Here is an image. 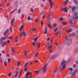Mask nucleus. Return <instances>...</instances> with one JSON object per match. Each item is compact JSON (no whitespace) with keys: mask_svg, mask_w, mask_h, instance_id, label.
Here are the masks:
<instances>
[{"mask_svg":"<svg viewBox=\"0 0 78 78\" xmlns=\"http://www.w3.org/2000/svg\"><path fill=\"white\" fill-rule=\"evenodd\" d=\"M31 12H32V13H34V10H31Z\"/></svg>","mask_w":78,"mask_h":78,"instance_id":"46","label":"nucleus"},{"mask_svg":"<svg viewBox=\"0 0 78 78\" xmlns=\"http://www.w3.org/2000/svg\"><path fill=\"white\" fill-rule=\"evenodd\" d=\"M61 33V31L59 30L55 33V34L58 35V34H60Z\"/></svg>","mask_w":78,"mask_h":78,"instance_id":"8","label":"nucleus"},{"mask_svg":"<svg viewBox=\"0 0 78 78\" xmlns=\"http://www.w3.org/2000/svg\"><path fill=\"white\" fill-rule=\"evenodd\" d=\"M24 14H23L21 15L22 18H23V17H24Z\"/></svg>","mask_w":78,"mask_h":78,"instance_id":"53","label":"nucleus"},{"mask_svg":"<svg viewBox=\"0 0 78 78\" xmlns=\"http://www.w3.org/2000/svg\"><path fill=\"white\" fill-rule=\"evenodd\" d=\"M67 63L66 61L65 60H63L62 62L61 63V65L62 66V67L61 70H64L66 69V64Z\"/></svg>","mask_w":78,"mask_h":78,"instance_id":"1","label":"nucleus"},{"mask_svg":"<svg viewBox=\"0 0 78 78\" xmlns=\"http://www.w3.org/2000/svg\"><path fill=\"white\" fill-rule=\"evenodd\" d=\"M76 35V34L74 33H72L71 34V36H75Z\"/></svg>","mask_w":78,"mask_h":78,"instance_id":"28","label":"nucleus"},{"mask_svg":"<svg viewBox=\"0 0 78 78\" xmlns=\"http://www.w3.org/2000/svg\"><path fill=\"white\" fill-rule=\"evenodd\" d=\"M38 39V37H37L34 38V41H35V42H36V41H37V40Z\"/></svg>","mask_w":78,"mask_h":78,"instance_id":"21","label":"nucleus"},{"mask_svg":"<svg viewBox=\"0 0 78 78\" xmlns=\"http://www.w3.org/2000/svg\"><path fill=\"white\" fill-rule=\"evenodd\" d=\"M28 69H27V68H24V71L25 72H27V70Z\"/></svg>","mask_w":78,"mask_h":78,"instance_id":"42","label":"nucleus"},{"mask_svg":"<svg viewBox=\"0 0 78 78\" xmlns=\"http://www.w3.org/2000/svg\"><path fill=\"white\" fill-rule=\"evenodd\" d=\"M15 41L16 42H18V39L17 38V37H16Z\"/></svg>","mask_w":78,"mask_h":78,"instance_id":"30","label":"nucleus"},{"mask_svg":"<svg viewBox=\"0 0 78 78\" xmlns=\"http://www.w3.org/2000/svg\"><path fill=\"white\" fill-rule=\"evenodd\" d=\"M48 26L50 29H51V26L50 24H48Z\"/></svg>","mask_w":78,"mask_h":78,"instance_id":"25","label":"nucleus"},{"mask_svg":"<svg viewBox=\"0 0 78 78\" xmlns=\"http://www.w3.org/2000/svg\"><path fill=\"white\" fill-rule=\"evenodd\" d=\"M44 34H47V28H46L45 29V30L44 31Z\"/></svg>","mask_w":78,"mask_h":78,"instance_id":"18","label":"nucleus"},{"mask_svg":"<svg viewBox=\"0 0 78 78\" xmlns=\"http://www.w3.org/2000/svg\"><path fill=\"white\" fill-rule=\"evenodd\" d=\"M38 55H39V53H36L34 55V58H36V57H37V56H38Z\"/></svg>","mask_w":78,"mask_h":78,"instance_id":"19","label":"nucleus"},{"mask_svg":"<svg viewBox=\"0 0 78 78\" xmlns=\"http://www.w3.org/2000/svg\"><path fill=\"white\" fill-rule=\"evenodd\" d=\"M11 59L10 58H9L8 59V62H9V61H11Z\"/></svg>","mask_w":78,"mask_h":78,"instance_id":"60","label":"nucleus"},{"mask_svg":"<svg viewBox=\"0 0 78 78\" xmlns=\"http://www.w3.org/2000/svg\"><path fill=\"white\" fill-rule=\"evenodd\" d=\"M24 53L25 55V56H26V57H27L28 55V53H27V52L26 50H25L24 51Z\"/></svg>","mask_w":78,"mask_h":78,"instance_id":"14","label":"nucleus"},{"mask_svg":"<svg viewBox=\"0 0 78 78\" xmlns=\"http://www.w3.org/2000/svg\"><path fill=\"white\" fill-rule=\"evenodd\" d=\"M57 30H58V28H56L55 30V31L56 32V31H57Z\"/></svg>","mask_w":78,"mask_h":78,"instance_id":"61","label":"nucleus"},{"mask_svg":"<svg viewBox=\"0 0 78 78\" xmlns=\"http://www.w3.org/2000/svg\"><path fill=\"white\" fill-rule=\"evenodd\" d=\"M20 12H21V9H20L18 10V14H20Z\"/></svg>","mask_w":78,"mask_h":78,"instance_id":"23","label":"nucleus"},{"mask_svg":"<svg viewBox=\"0 0 78 78\" xmlns=\"http://www.w3.org/2000/svg\"><path fill=\"white\" fill-rule=\"evenodd\" d=\"M74 1L75 4H77L78 3V2L76 1V0H74Z\"/></svg>","mask_w":78,"mask_h":78,"instance_id":"39","label":"nucleus"},{"mask_svg":"<svg viewBox=\"0 0 78 78\" xmlns=\"http://www.w3.org/2000/svg\"><path fill=\"white\" fill-rule=\"evenodd\" d=\"M62 25H63V26L66 25V23L65 22L63 23L62 24Z\"/></svg>","mask_w":78,"mask_h":78,"instance_id":"41","label":"nucleus"},{"mask_svg":"<svg viewBox=\"0 0 78 78\" xmlns=\"http://www.w3.org/2000/svg\"><path fill=\"white\" fill-rule=\"evenodd\" d=\"M53 3H52L51 4H50V8H53Z\"/></svg>","mask_w":78,"mask_h":78,"instance_id":"22","label":"nucleus"},{"mask_svg":"<svg viewBox=\"0 0 78 78\" xmlns=\"http://www.w3.org/2000/svg\"><path fill=\"white\" fill-rule=\"evenodd\" d=\"M9 32V29H7L6 31H5V32L4 33V34L5 36L7 34H8V33Z\"/></svg>","mask_w":78,"mask_h":78,"instance_id":"9","label":"nucleus"},{"mask_svg":"<svg viewBox=\"0 0 78 78\" xmlns=\"http://www.w3.org/2000/svg\"><path fill=\"white\" fill-rule=\"evenodd\" d=\"M69 70L70 72H72V71H73V68H69Z\"/></svg>","mask_w":78,"mask_h":78,"instance_id":"36","label":"nucleus"},{"mask_svg":"<svg viewBox=\"0 0 78 78\" xmlns=\"http://www.w3.org/2000/svg\"><path fill=\"white\" fill-rule=\"evenodd\" d=\"M20 36H21V37H23V34L22 33H21L20 34Z\"/></svg>","mask_w":78,"mask_h":78,"instance_id":"52","label":"nucleus"},{"mask_svg":"<svg viewBox=\"0 0 78 78\" xmlns=\"http://www.w3.org/2000/svg\"><path fill=\"white\" fill-rule=\"evenodd\" d=\"M31 30L32 31H34L36 30V29L34 28H31Z\"/></svg>","mask_w":78,"mask_h":78,"instance_id":"17","label":"nucleus"},{"mask_svg":"<svg viewBox=\"0 0 78 78\" xmlns=\"http://www.w3.org/2000/svg\"><path fill=\"white\" fill-rule=\"evenodd\" d=\"M4 65H5V66H7V62L6 61L5 62H4Z\"/></svg>","mask_w":78,"mask_h":78,"instance_id":"32","label":"nucleus"},{"mask_svg":"<svg viewBox=\"0 0 78 78\" xmlns=\"http://www.w3.org/2000/svg\"><path fill=\"white\" fill-rule=\"evenodd\" d=\"M36 44V43L34 42H33L32 43V45H33V47H34V45Z\"/></svg>","mask_w":78,"mask_h":78,"instance_id":"34","label":"nucleus"},{"mask_svg":"<svg viewBox=\"0 0 78 78\" xmlns=\"http://www.w3.org/2000/svg\"><path fill=\"white\" fill-rule=\"evenodd\" d=\"M10 30L11 32H12V27L11 26L10 27Z\"/></svg>","mask_w":78,"mask_h":78,"instance_id":"56","label":"nucleus"},{"mask_svg":"<svg viewBox=\"0 0 78 78\" xmlns=\"http://www.w3.org/2000/svg\"><path fill=\"white\" fill-rule=\"evenodd\" d=\"M14 22H15V19H14V18H13V19H12L11 20V25H13V24H14Z\"/></svg>","mask_w":78,"mask_h":78,"instance_id":"7","label":"nucleus"},{"mask_svg":"<svg viewBox=\"0 0 78 78\" xmlns=\"http://www.w3.org/2000/svg\"><path fill=\"white\" fill-rule=\"evenodd\" d=\"M72 31V29H68L67 31V32L68 33H70V32H71Z\"/></svg>","mask_w":78,"mask_h":78,"instance_id":"13","label":"nucleus"},{"mask_svg":"<svg viewBox=\"0 0 78 78\" xmlns=\"http://www.w3.org/2000/svg\"><path fill=\"white\" fill-rule=\"evenodd\" d=\"M57 57V55L56 54L51 55L50 56V59H55Z\"/></svg>","mask_w":78,"mask_h":78,"instance_id":"4","label":"nucleus"},{"mask_svg":"<svg viewBox=\"0 0 78 78\" xmlns=\"http://www.w3.org/2000/svg\"><path fill=\"white\" fill-rule=\"evenodd\" d=\"M21 73H22V72H21V71H20V73H19V74L18 76V77H19V76H20V75H21Z\"/></svg>","mask_w":78,"mask_h":78,"instance_id":"38","label":"nucleus"},{"mask_svg":"<svg viewBox=\"0 0 78 78\" xmlns=\"http://www.w3.org/2000/svg\"><path fill=\"white\" fill-rule=\"evenodd\" d=\"M78 71V69H76L75 70V71L72 73V75H75L76 72Z\"/></svg>","mask_w":78,"mask_h":78,"instance_id":"11","label":"nucleus"},{"mask_svg":"<svg viewBox=\"0 0 78 78\" xmlns=\"http://www.w3.org/2000/svg\"><path fill=\"white\" fill-rule=\"evenodd\" d=\"M35 73H36V75H38L39 72H38V71L37 70L35 71Z\"/></svg>","mask_w":78,"mask_h":78,"instance_id":"37","label":"nucleus"},{"mask_svg":"<svg viewBox=\"0 0 78 78\" xmlns=\"http://www.w3.org/2000/svg\"><path fill=\"white\" fill-rule=\"evenodd\" d=\"M11 50L12 51L13 53H14V48H13V47H12L11 48Z\"/></svg>","mask_w":78,"mask_h":78,"instance_id":"27","label":"nucleus"},{"mask_svg":"<svg viewBox=\"0 0 78 78\" xmlns=\"http://www.w3.org/2000/svg\"><path fill=\"white\" fill-rule=\"evenodd\" d=\"M23 35H24V36H26V34L25 32H23Z\"/></svg>","mask_w":78,"mask_h":78,"instance_id":"33","label":"nucleus"},{"mask_svg":"<svg viewBox=\"0 0 78 78\" xmlns=\"http://www.w3.org/2000/svg\"><path fill=\"white\" fill-rule=\"evenodd\" d=\"M51 47H52V46H51V45H50L48 47V49L49 50V49H50Z\"/></svg>","mask_w":78,"mask_h":78,"instance_id":"29","label":"nucleus"},{"mask_svg":"<svg viewBox=\"0 0 78 78\" xmlns=\"http://www.w3.org/2000/svg\"><path fill=\"white\" fill-rule=\"evenodd\" d=\"M34 62H38V61L37 60H35Z\"/></svg>","mask_w":78,"mask_h":78,"instance_id":"62","label":"nucleus"},{"mask_svg":"<svg viewBox=\"0 0 78 78\" xmlns=\"http://www.w3.org/2000/svg\"><path fill=\"white\" fill-rule=\"evenodd\" d=\"M69 7L70 9H72V6H71V5H69Z\"/></svg>","mask_w":78,"mask_h":78,"instance_id":"57","label":"nucleus"},{"mask_svg":"<svg viewBox=\"0 0 78 78\" xmlns=\"http://www.w3.org/2000/svg\"><path fill=\"white\" fill-rule=\"evenodd\" d=\"M48 66V64H46L42 68V70H43V72H46V70H47V66Z\"/></svg>","mask_w":78,"mask_h":78,"instance_id":"3","label":"nucleus"},{"mask_svg":"<svg viewBox=\"0 0 78 78\" xmlns=\"http://www.w3.org/2000/svg\"><path fill=\"white\" fill-rule=\"evenodd\" d=\"M61 9L62 10V11H64L65 12H66V13L67 12V9L66 7H63L62 8H61Z\"/></svg>","mask_w":78,"mask_h":78,"instance_id":"6","label":"nucleus"},{"mask_svg":"<svg viewBox=\"0 0 78 78\" xmlns=\"http://www.w3.org/2000/svg\"><path fill=\"white\" fill-rule=\"evenodd\" d=\"M48 1L49 2L50 4H51V0H48Z\"/></svg>","mask_w":78,"mask_h":78,"instance_id":"51","label":"nucleus"},{"mask_svg":"<svg viewBox=\"0 0 78 78\" xmlns=\"http://www.w3.org/2000/svg\"><path fill=\"white\" fill-rule=\"evenodd\" d=\"M19 71L17 72L16 73V74L15 75V76H14L15 78H16V76H17V75H18V74H19Z\"/></svg>","mask_w":78,"mask_h":78,"instance_id":"20","label":"nucleus"},{"mask_svg":"<svg viewBox=\"0 0 78 78\" xmlns=\"http://www.w3.org/2000/svg\"><path fill=\"white\" fill-rule=\"evenodd\" d=\"M37 21H38V19H36L35 20V22H37Z\"/></svg>","mask_w":78,"mask_h":78,"instance_id":"64","label":"nucleus"},{"mask_svg":"<svg viewBox=\"0 0 78 78\" xmlns=\"http://www.w3.org/2000/svg\"><path fill=\"white\" fill-rule=\"evenodd\" d=\"M49 51L50 52V53H52L53 52V51L51 49H50L49 50Z\"/></svg>","mask_w":78,"mask_h":78,"instance_id":"55","label":"nucleus"},{"mask_svg":"<svg viewBox=\"0 0 78 78\" xmlns=\"http://www.w3.org/2000/svg\"><path fill=\"white\" fill-rule=\"evenodd\" d=\"M69 0H65V3L66 5H67V3L69 2Z\"/></svg>","mask_w":78,"mask_h":78,"instance_id":"24","label":"nucleus"},{"mask_svg":"<svg viewBox=\"0 0 78 78\" xmlns=\"http://www.w3.org/2000/svg\"><path fill=\"white\" fill-rule=\"evenodd\" d=\"M20 62H18L17 63L18 67H19V66H20Z\"/></svg>","mask_w":78,"mask_h":78,"instance_id":"43","label":"nucleus"},{"mask_svg":"<svg viewBox=\"0 0 78 78\" xmlns=\"http://www.w3.org/2000/svg\"><path fill=\"white\" fill-rule=\"evenodd\" d=\"M28 20H31V18L30 17V16H28Z\"/></svg>","mask_w":78,"mask_h":78,"instance_id":"45","label":"nucleus"},{"mask_svg":"<svg viewBox=\"0 0 78 78\" xmlns=\"http://www.w3.org/2000/svg\"><path fill=\"white\" fill-rule=\"evenodd\" d=\"M53 39H51L50 40V42L51 43V44H53V43H52V42H53Z\"/></svg>","mask_w":78,"mask_h":78,"instance_id":"44","label":"nucleus"},{"mask_svg":"<svg viewBox=\"0 0 78 78\" xmlns=\"http://www.w3.org/2000/svg\"><path fill=\"white\" fill-rule=\"evenodd\" d=\"M75 9H76V7H73L72 8V10H73V11H75Z\"/></svg>","mask_w":78,"mask_h":78,"instance_id":"31","label":"nucleus"},{"mask_svg":"<svg viewBox=\"0 0 78 78\" xmlns=\"http://www.w3.org/2000/svg\"><path fill=\"white\" fill-rule=\"evenodd\" d=\"M37 48H39V47H40V44H38L37 45Z\"/></svg>","mask_w":78,"mask_h":78,"instance_id":"49","label":"nucleus"},{"mask_svg":"<svg viewBox=\"0 0 78 78\" xmlns=\"http://www.w3.org/2000/svg\"><path fill=\"white\" fill-rule=\"evenodd\" d=\"M41 26H43V22L42 21L41 22Z\"/></svg>","mask_w":78,"mask_h":78,"instance_id":"48","label":"nucleus"},{"mask_svg":"<svg viewBox=\"0 0 78 78\" xmlns=\"http://www.w3.org/2000/svg\"><path fill=\"white\" fill-rule=\"evenodd\" d=\"M28 62H27L24 65V67L25 68H27V65H28Z\"/></svg>","mask_w":78,"mask_h":78,"instance_id":"26","label":"nucleus"},{"mask_svg":"<svg viewBox=\"0 0 78 78\" xmlns=\"http://www.w3.org/2000/svg\"><path fill=\"white\" fill-rule=\"evenodd\" d=\"M6 41H5L2 44V47H4L5 45H6Z\"/></svg>","mask_w":78,"mask_h":78,"instance_id":"15","label":"nucleus"},{"mask_svg":"<svg viewBox=\"0 0 78 78\" xmlns=\"http://www.w3.org/2000/svg\"><path fill=\"white\" fill-rule=\"evenodd\" d=\"M28 74H30V75H31V73L29 71H28L26 73V76H28Z\"/></svg>","mask_w":78,"mask_h":78,"instance_id":"12","label":"nucleus"},{"mask_svg":"<svg viewBox=\"0 0 78 78\" xmlns=\"http://www.w3.org/2000/svg\"><path fill=\"white\" fill-rule=\"evenodd\" d=\"M69 22L70 23L71 25H73V21L72 20H69Z\"/></svg>","mask_w":78,"mask_h":78,"instance_id":"16","label":"nucleus"},{"mask_svg":"<svg viewBox=\"0 0 78 78\" xmlns=\"http://www.w3.org/2000/svg\"><path fill=\"white\" fill-rule=\"evenodd\" d=\"M77 12H76L74 13V17L73 16L72 17V20H74V19H78V16L77 15Z\"/></svg>","mask_w":78,"mask_h":78,"instance_id":"2","label":"nucleus"},{"mask_svg":"<svg viewBox=\"0 0 78 78\" xmlns=\"http://www.w3.org/2000/svg\"><path fill=\"white\" fill-rule=\"evenodd\" d=\"M6 56H7V57H9V54H7L6 55Z\"/></svg>","mask_w":78,"mask_h":78,"instance_id":"63","label":"nucleus"},{"mask_svg":"<svg viewBox=\"0 0 78 78\" xmlns=\"http://www.w3.org/2000/svg\"><path fill=\"white\" fill-rule=\"evenodd\" d=\"M24 28V25L23 24L20 27V31H21L22 30H23V29Z\"/></svg>","mask_w":78,"mask_h":78,"instance_id":"10","label":"nucleus"},{"mask_svg":"<svg viewBox=\"0 0 78 78\" xmlns=\"http://www.w3.org/2000/svg\"><path fill=\"white\" fill-rule=\"evenodd\" d=\"M69 39V37H68V36H66L65 38V40H67Z\"/></svg>","mask_w":78,"mask_h":78,"instance_id":"35","label":"nucleus"},{"mask_svg":"<svg viewBox=\"0 0 78 78\" xmlns=\"http://www.w3.org/2000/svg\"><path fill=\"white\" fill-rule=\"evenodd\" d=\"M12 37V36H10L9 37V38L8 39H11Z\"/></svg>","mask_w":78,"mask_h":78,"instance_id":"59","label":"nucleus"},{"mask_svg":"<svg viewBox=\"0 0 78 78\" xmlns=\"http://www.w3.org/2000/svg\"><path fill=\"white\" fill-rule=\"evenodd\" d=\"M60 20H63V18L61 17L59 19Z\"/></svg>","mask_w":78,"mask_h":78,"instance_id":"50","label":"nucleus"},{"mask_svg":"<svg viewBox=\"0 0 78 78\" xmlns=\"http://www.w3.org/2000/svg\"><path fill=\"white\" fill-rule=\"evenodd\" d=\"M6 39L5 37H3L1 39V41H2V40H4V39Z\"/></svg>","mask_w":78,"mask_h":78,"instance_id":"47","label":"nucleus"},{"mask_svg":"<svg viewBox=\"0 0 78 78\" xmlns=\"http://www.w3.org/2000/svg\"><path fill=\"white\" fill-rule=\"evenodd\" d=\"M72 39H70L67 42V45H70L72 44Z\"/></svg>","mask_w":78,"mask_h":78,"instance_id":"5","label":"nucleus"},{"mask_svg":"<svg viewBox=\"0 0 78 78\" xmlns=\"http://www.w3.org/2000/svg\"><path fill=\"white\" fill-rule=\"evenodd\" d=\"M76 64H74L73 65V68H76Z\"/></svg>","mask_w":78,"mask_h":78,"instance_id":"40","label":"nucleus"},{"mask_svg":"<svg viewBox=\"0 0 78 78\" xmlns=\"http://www.w3.org/2000/svg\"><path fill=\"white\" fill-rule=\"evenodd\" d=\"M44 11H42L41 13V14H44Z\"/></svg>","mask_w":78,"mask_h":78,"instance_id":"58","label":"nucleus"},{"mask_svg":"<svg viewBox=\"0 0 78 78\" xmlns=\"http://www.w3.org/2000/svg\"><path fill=\"white\" fill-rule=\"evenodd\" d=\"M50 39V38H47V41H49V40Z\"/></svg>","mask_w":78,"mask_h":78,"instance_id":"54","label":"nucleus"}]
</instances>
